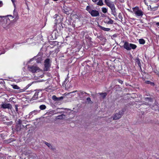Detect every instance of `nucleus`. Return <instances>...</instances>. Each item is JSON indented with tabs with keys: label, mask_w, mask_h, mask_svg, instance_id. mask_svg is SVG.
<instances>
[{
	"label": "nucleus",
	"mask_w": 159,
	"mask_h": 159,
	"mask_svg": "<svg viewBox=\"0 0 159 159\" xmlns=\"http://www.w3.org/2000/svg\"><path fill=\"white\" fill-rule=\"evenodd\" d=\"M86 10L93 17H97L99 16L98 11L95 10L94 8L92 6L89 5L87 6Z\"/></svg>",
	"instance_id": "obj_1"
},
{
	"label": "nucleus",
	"mask_w": 159,
	"mask_h": 159,
	"mask_svg": "<svg viewBox=\"0 0 159 159\" xmlns=\"http://www.w3.org/2000/svg\"><path fill=\"white\" fill-rule=\"evenodd\" d=\"M28 69L30 71L33 73L39 72L41 71L40 69L35 65L28 66Z\"/></svg>",
	"instance_id": "obj_2"
},
{
	"label": "nucleus",
	"mask_w": 159,
	"mask_h": 159,
	"mask_svg": "<svg viewBox=\"0 0 159 159\" xmlns=\"http://www.w3.org/2000/svg\"><path fill=\"white\" fill-rule=\"evenodd\" d=\"M133 10L135 14L137 16H142L143 15V11L139 9L138 7L133 8Z\"/></svg>",
	"instance_id": "obj_3"
},
{
	"label": "nucleus",
	"mask_w": 159,
	"mask_h": 159,
	"mask_svg": "<svg viewBox=\"0 0 159 159\" xmlns=\"http://www.w3.org/2000/svg\"><path fill=\"white\" fill-rule=\"evenodd\" d=\"M44 70L45 71H48L50 67V60L49 59H46L44 61Z\"/></svg>",
	"instance_id": "obj_4"
},
{
	"label": "nucleus",
	"mask_w": 159,
	"mask_h": 159,
	"mask_svg": "<svg viewBox=\"0 0 159 159\" xmlns=\"http://www.w3.org/2000/svg\"><path fill=\"white\" fill-rule=\"evenodd\" d=\"M124 114L123 111H120L118 113H116L113 116V120H116L120 118Z\"/></svg>",
	"instance_id": "obj_5"
},
{
	"label": "nucleus",
	"mask_w": 159,
	"mask_h": 159,
	"mask_svg": "<svg viewBox=\"0 0 159 159\" xmlns=\"http://www.w3.org/2000/svg\"><path fill=\"white\" fill-rule=\"evenodd\" d=\"M12 108L11 105L10 103H7L4 102H2L1 105V108L4 109H11Z\"/></svg>",
	"instance_id": "obj_6"
},
{
	"label": "nucleus",
	"mask_w": 159,
	"mask_h": 159,
	"mask_svg": "<svg viewBox=\"0 0 159 159\" xmlns=\"http://www.w3.org/2000/svg\"><path fill=\"white\" fill-rule=\"evenodd\" d=\"M105 2L106 4L110 8L115 6V5L113 3L109 0H105Z\"/></svg>",
	"instance_id": "obj_7"
},
{
	"label": "nucleus",
	"mask_w": 159,
	"mask_h": 159,
	"mask_svg": "<svg viewBox=\"0 0 159 159\" xmlns=\"http://www.w3.org/2000/svg\"><path fill=\"white\" fill-rule=\"evenodd\" d=\"M129 44L130 43L128 42H125L123 45V47L127 50H130V48L129 47Z\"/></svg>",
	"instance_id": "obj_8"
},
{
	"label": "nucleus",
	"mask_w": 159,
	"mask_h": 159,
	"mask_svg": "<svg viewBox=\"0 0 159 159\" xmlns=\"http://www.w3.org/2000/svg\"><path fill=\"white\" fill-rule=\"evenodd\" d=\"M52 99L55 101H57L63 99V97L61 96L57 98L56 96L53 95L52 97Z\"/></svg>",
	"instance_id": "obj_9"
},
{
	"label": "nucleus",
	"mask_w": 159,
	"mask_h": 159,
	"mask_svg": "<svg viewBox=\"0 0 159 159\" xmlns=\"http://www.w3.org/2000/svg\"><path fill=\"white\" fill-rule=\"evenodd\" d=\"M39 112V111L37 110H34L33 111L30 113L29 116H33L34 115L37 114Z\"/></svg>",
	"instance_id": "obj_10"
},
{
	"label": "nucleus",
	"mask_w": 159,
	"mask_h": 159,
	"mask_svg": "<svg viewBox=\"0 0 159 159\" xmlns=\"http://www.w3.org/2000/svg\"><path fill=\"white\" fill-rule=\"evenodd\" d=\"M135 63L137 64L141 68V64L140 59L138 57L136 58L135 59Z\"/></svg>",
	"instance_id": "obj_11"
},
{
	"label": "nucleus",
	"mask_w": 159,
	"mask_h": 159,
	"mask_svg": "<svg viewBox=\"0 0 159 159\" xmlns=\"http://www.w3.org/2000/svg\"><path fill=\"white\" fill-rule=\"evenodd\" d=\"M108 19L109 20L108 21H107V20L104 21L105 23H107L108 24H112L113 23V20L111 19L109 17L108 18Z\"/></svg>",
	"instance_id": "obj_12"
},
{
	"label": "nucleus",
	"mask_w": 159,
	"mask_h": 159,
	"mask_svg": "<svg viewBox=\"0 0 159 159\" xmlns=\"http://www.w3.org/2000/svg\"><path fill=\"white\" fill-rule=\"evenodd\" d=\"M39 93V92H36L34 93V95L32 98V99L33 100H35L38 98V94Z\"/></svg>",
	"instance_id": "obj_13"
},
{
	"label": "nucleus",
	"mask_w": 159,
	"mask_h": 159,
	"mask_svg": "<svg viewBox=\"0 0 159 159\" xmlns=\"http://www.w3.org/2000/svg\"><path fill=\"white\" fill-rule=\"evenodd\" d=\"M45 143L50 149L52 150H54L55 149L50 143L46 142H45Z\"/></svg>",
	"instance_id": "obj_14"
},
{
	"label": "nucleus",
	"mask_w": 159,
	"mask_h": 159,
	"mask_svg": "<svg viewBox=\"0 0 159 159\" xmlns=\"http://www.w3.org/2000/svg\"><path fill=\"white\" fill-rule=\"evenodd\" d=\"M111 11V13L114 16L116 15V12L115 11V7L114 6L110 8Z\"/></svg>",
	"instance_id": "obj_15"
},
{
	"label": "nucleus",
	"mask_w": 159,
	"mask_h": 159,
	"mask_svg": "<svg viewBox=\"0 0 159 159\" xmlns=\"http://www.w3.org/2000/svg\"><path fill=\"white\" fill-rule=\"evenodd\" d=\"M98 26L101 29L105 31H108L110 30V28H106L100 25H99Z\"/></svg>",
	"instance_id": "obj_16"
},
{
	"label": "nucleus",
	"mask_w": 159,
	"mask_h": 159,
	"mask_svg": "<svg viewBox=\"0 0 159 159\" xmlns=\"http://www.w3.org/2000/svg\"><path fill=\"white\" fill-rule=\"evenodd\" d=\"M65 115L64 114H62L57 116V119H63L65 118Z\"/></svg>",
	"instance_id": "obj_17"
},
{
	"label": "nucleus",
	"mask_w": 159,
	"mask_h": 159,
	"mask_svg": "<svg viewBox=\"0 0 159 159\" xmlns=\"http://www.w3.org/2000/svg\"><path fill=\"white\" fill-rule=\"evenodd\" d=\"M144 100L148 102H153V100L151 98H145Z\"/></svg>",
	"instance_id": "obj_18"
},
{
	"label": "nucleus",
	"mask_w": 159,
	"mask_h": 159,
	"mask_svg": "<svg viewBox=\"0 0 159 159\" xmlns=\"http://www.w3.org/2000/svg\"><path fill=\"white\" fill-rule=\"evenodd\" d=\"M129 47L130 48V50L132 49H134L136 48L137 46L134 44L130 43Z\"/></svg>",
	"instance_id": "obj_19"
},
{
	"label": "nucleus",
	"mask_w": 159,
	"mask_h": 159,
	"mask_svg": "<svg viewBox=\"0 0 159 159\" xmlns=\"http://www.w3.org/2000/svg\"><path fill=\"white\" fill-rule=\"evenodd\" d=\"M101 96V97L102 98H104L107 95V93H98Z\"/></svg>",
	"instance_id": "obj_20"
},
{
	"label": "nucleus",
	"mask_w": 159,
	"mask_h": 159,
	"mask_svg": "<svg viewBox=\"0 0 159 159\" xmlns=\"http://www.w3.org/2000/svg\"><path fill=\"white\" fill-rule=\"evenodd\" d=\"M78 95H79V97H81V95H83L84 94H87L88 95H89V94L87 93H86L85 92H82V91H80L78 93Z\"/></svg>",
	"instance_id": "obj_21"
},
{
	"label": "nucleus",
	"mask_w": 159,
	"mask_h": 159,
	"mask_svg": "<svg viewBox=\"0 0 159 159\" xmlns=\"http://www.w3.org/2000/svg\"><path fill=\"white\" fill-rule=\"evenodd\" d=\"M11 86L12 87V88L14 89H20V88L17 85H11Z\"/></svg>",
	"instance_id": "obj_22"
},
{
	"label": "nucleus",
	"mask_w": 159,
	"mask_h": 159,
	"mask_svg": "<svg viewBox=\"0 0 159 159\" xmlns=\"http://www.w3.org/2000/svg\"><path fill=\"white\" fill-rule=\"evenodd\" d=\"M139 42L140 44H144L145 43V41L143 39H140L139 40Z\"/></svg>",
	"instance_id": "obj_23"
},
{
	"label": "nucleus",
	"mask_w": 159,
	"mask_h": 159,
	"mask_svg": "<svg viewBox=\"0 0 159 159\" xmlns=\"http://www.w3.org/2000/svg\"><path fill=\"white\" fill-rule=\"evenodd\" d=\"M39 108L41 110H43L46 108V106L44 105H42L39 106Z\"/></svg>",
	"instance_id": "obj_24"
},
{
	"label": "nucleus",
	"mask_w": 159,
	"mask_h": 159,
	"mask_svg": "<svg viewBox=\"0 0 159 159\" xmlns=\"http://www.w3.org/2000/svg\"><path fill=\"white\" fill-rule=\"evenodd\" d=\"M102 11L104 13H106L107 11V9L105 7H103L102 8Z\"/></svg>",
	"instance_id": "obj_25"
},
{
	"label": "nucleus",
	"mask_w": 159,
	"mask_h": 159,
	"mask_svg": "<svg viewBox=\"0 0 159 159\" xmlns=\"http://www.w3.org/2000/svg\"><path fill=\"white\" fill-rule=\"evenodd\" d=\"M7 17H11L12 19H13L14 17L13 16H12L11 15H7V16H0V18H6H6H7Z\"/></svg>",
	"instance_id": "obj_26"
},
{
	"label": "nucleus",
	"mask_w": 159,
	"mask_h": 159,
	"mask_svg": "<svg viewBox=\"0 0 159 159\" xmlns=\"http://www.w3.org/2000/svg\"><path fill=\"white\" fill-rule=\"evenodd\" d=\"M86 100L89 103H93L91 100L90 98L89 97L87 98Z\"/></svg>",
	"instance_id": "obj_27"
},
{
	"label": "nucleus",
	"mask_w": 159,
	"mask_h": 159,
	"mask_svg": "<svg viewBox=\"0 0 159 159\" xmlns=\"http://www.w3.org/2000/svg\"><path fill=\"white\" fill-rule=\"evenodd\" d=\"M157 7H154V8H151V9L152 11H155L157 9Z\"/></svg>",
	"instance_id": "obj_28"
},
{
	"label": "nucleus",
	"mask_w": 159,
	"mask_h": 159,
	"mask_svg": "<svg viewBox=\"0 0 159 159\" xmlns=\"http://www.w3.org/2000/svg\"><path fill=\"white\" fill-rule=\"evenodd\" d=\"M11 0L13 3V5H14V7L15 8L16 5H15V0Z\"/></svg>",
	"instance_id": "obj_29"
},
{
	"label": "nucleus",
	"mask_w": 159,
	"mask_h": 159,
	"mask_svg": "<svg viewBox=\"0 0 159 159\" xmlns=\"http://www.w3.org/2000/svg\"><path fill=\"white\" fill-rule=\"evenodd\" d=\"M77 90H75V91H73L72 92H70V93H67V94H70V93H75V92H77Z\"/></svg>",
	"instance_id": "obj_30"
},
{
	"label": "nucleus",
	"mask_w": 159,
	"mask_h": 159,
	"mask_svg": "<svg viewBox=\"0 0 159 159\" xmlns=\"http://www.w3.org/2000/svg\"><path fill=\"white\" fill-rule=\"evenodd\" d=\"M145 83L147 84H149L151 83L150 81H147L145 82Z\"/></svg>",
	"instance_id": "obj_31"
},
{
	"label": "nucleus",
	"mask_w": 159,
	"mask_h": 159,
	"mask_svg": "<svg viewBox=\"0 0 159 159\" xmlns=\"http://www.w3.org/2000/svg\"><path fill=\"white\" fill-rule=\"evenodd\" d=\"M121 84H122L123 83V81H122L121 80H119L118 81Z\"/></svg>",
	"instance_id": "obj_32"
},
{
	"label": "nucleus",
	"mask_w": 159,
	"mask_h": 159,
	"mask_svg": "<svg viewBox=\"0 0 159 159\" xmlns=\"http://www.w3.org/2000/svg\"><path fill=\"white\" fill-rule=\"evenodd\" d=\"M15 107H16V111H18V107H17V106L16 105H15Z\"/></svg>",
	"instance_id": "obj_33"
},
{
	"label": "nucleus",
	"mask_w": 159,
	"mask_h": 159,
	"mask_svg": "<svg viewBox=\"0 0 159 159\" xmlns=\"http://www.w3.org/2000/svg\"><path fill=\"white\" fill-rule=\"evenodd\" d=\"M2 2L0 1V7H2Z\"/></svg>",
	"instance_id": "obj_34"
},
{
	"label": "nucleus",
	"mask_w": 159,
	"mask_h": 159,
	"mask_svg": "<svg viewBox=\"0 0 159 159\" xmlns=\"http://www.w3.org/2000/svg\"><path fill=\"white\" fill-rule=\"evenodd\" d=\"M98 0H92V1L94 2H97V1H98Z\"/></svg>",
	"instance_id": "obj_35"
},
{
	"label": "nucleus",
	"mask_w": 159,
	"mask_h": 159,
	"mask_svg": "<svg viewBox=\"0 0 159 159\" xmlns=\"http://www.w3.org/2000/svg\"><path fill=\"white\" fill-rule=\"evenodd\" d=\"M156 24L157 25L159 26V22H157Z\"/></svg>",
	"instance_id": "obj_36"
},
{
	"label": "nucleus",
	"mask_w": 159,
	"mask_h": 159,
	"mask_svg": "<svg viewBox=\"0 0 159 159\" xmlns=\"http://www.w3.org/2000/svg\"><path fill=\"white\" fill-rule=\"evenodd\" d=\"M4 28H5V27H4ZM5 29H8V28H5Z\"/></svg>",
	"instance_id": "obj_37"
},
{
	"label": "nucleus",
	"mask_w": 159,
	"mask_h": 159,
	"mask_svg": "<svg viewBox=\"0 0 159 159\" xmlns=\"http://www.w3.org/2000/svg\"><path fill=\"white\" fill-rule=\"evenodd\" d=\"M146 105H148V103H147L146 104Z\"/></svg>",
	"instance_id": "obj_38"
},
{
	"label": "nucleus",
	"mask_w": 159,
	"mask_h": 159,
	"mask_svg": "<svg viewBox=\"0 0 159 159\" xmlns=\"http://www.w3.org/2000/svg\"><path fill=\"white\" fill-rule=\"evenodd\" d=\"M37 63H39V61H37Z\"/></svg>",
	"instance_id": "obj_39"
},
{
	"label": "nucleus",
	"mask_w": 159,
	"mask_h": 159,
	"mask_svg": "<svg viewBox=\"0 0 159 159\" xmlns=\"http://www.w3.org/2000/svg\"><path fill=\"white\" fill-rule=\"evenodd\" d=\"M0 108H1V105H0Z\"/></svg>",
	"instance_id": "obj_40"
}]
</instances>
